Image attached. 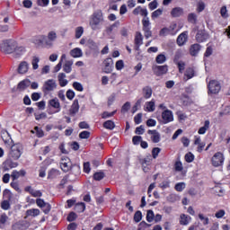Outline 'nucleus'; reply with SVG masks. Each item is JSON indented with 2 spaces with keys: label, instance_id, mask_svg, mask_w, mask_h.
Here are the masks:
<instances>
[{
  "label": "nucleus",
  "instance_id": "nucleus-1",
  "mask_svg": "<svg viewBox=\"0 0 230 230\" xmlns=\"http://www.w3.org/2000/svg\"><path fill=\"white\" fill-rule=\"evenodd\" d=\"M103 13L102 10L94 11L89 18L90 27L93 31L96 30H102V24H103Z\"/></svg>",
  "mask_w": 230,
  "mask_h": 230
},
{
  "label": "nucleus",
  "instance_id": "nucleus-2",
  "mask_svg": "<svg viewBox=\"0 0 230 230\" xmlns=\"http://www.w3.org/2000/svg\"><path fill=\"white\" fill-rule=\"evenodd\" d=\"M48 110L47 112L49 114V116H53V114H58L60 111H62V106L60 105V101L58 98L55 97L53 99H50L48 102Z\"/></svg>",
  "mask_w": 230,
  "mask_h": 230
},
{
  "label": "nucleus",
  "instance_id": "nucleus-3",
  "mask_svg": "<svg viewBox=\"0 0 230 230\" xmlns=\"http://www.w3.org/2000/svg\"><path fill=\"white\" fill-rule=\"evenodd\" d=\"M57 87H58V84H57L55 79H48L44 82L41 91L45 96H48V94H51Z\"/></svg>",
  "mask_w": 230,
  "mask_h": 230
},
{
  "label": "nucleus",
  "instance_id": "nucleus-4",
  "mask_svg": "<svg viewBox=\"0 0 230 230\" xmlns=\"http://www.w3.org/2000/svg\"><path fill=\"white\" fill-rule=\"evenodd\" d=\"M0 51L6 55L13 53L15 51V42L10 40H3L0 44Z\"/></svg>",
  "mask_w": 230,
  "mask_h": 230
},
{
  "label": "nucleus",
  "instance_id": "nucleus-5",
  "mask_svg": "<svg viewBox=\"0 0 230 230\" xmlns=\"http://www.w3.org/2000/svg\"><path fill=\"white\" fill-rule=\"evenodd\" d=\"M176 33H179L177 30V23H171L169 27H164L159 31L160 37H168V35L175 36Z\"/></svg>",
  "mask_w": 230,
  "mask_h": 230
},
{
  "label": "nucleus",
  "instance_id": "nucleus-6",
  "mask_svg": "<svg viewBox=\"0 0 230 230\" xmlns=\"http://www.w3.org/2000/svg\"><path fill=\"white\" fill-rule=\"evenodd\" d=\"M3 197L4 199H4L1 202V205H0L1 209H4V211H8V209H10L11 208L10 201L12 200V197H13V194H12V191H10V190L5 189L3 191Z\"/></svg>",
  "mask_w": 230,
  "mask_h": 230
},
{
  "label": "nucleus",
  "instance_id": "nucleus-7",
  "mask_svg": "<svg viewBox=\"0 0 230 230\" xmlns=\"http://www.w3.org/2000/svg\"><path fill=\"white\" fill-rule=\"evenodd\" d=\"M21 155H22V145L19 143L13 145L9 152V157L17 161V159L21 158Z\"/></svg>",
  "mask_w": 230,
  "mask_h": 230
},
{
  "label": "nucleus",
  "instance_id": "nucleus-8",
  "mask_svg": "<svg viewBox=\"0 0 230 230\" xmlns=\"http://www.w3.org/2000/svg\"><path fill=\"white\" fill-rule=\"evenodd\" d=\"M224 161H226V158L224 157V154H222V152H217L211 158L212 165H214L215 168L222 166L224 164Z\"/></svg>",
  "mask_w": 230,
  "mask_h": 230
},
{
  "label": "nucleus",
  "instance_id": "nucleus-9",
  "mask_svg": "<svg viewBox=\"0 0 230 230\" xmlns=\"http://www.w3.org/2000/svg\"><path fill=\"white\" fill-rule=\"evenodd\" d=\"M143 31L146 39L152 37V27L150 26V20L148 17L142 20Z\"/></svg>",
  "mask_w": 230,
  "mask_h": 230
},
{
  "label": "nucleus",
  "instance_id": "nucleus-10",
  "mask_svg": "<svg viewBox=\"0 0 230 230\" xmlns=\"http://www.w3.org/2000/svg\"><path fill=\"white\" fill-rule=\"evenodd\" d=\"M208 87V93H210V94H218V93H220V89H222L220 83L217 80L210 81Z\"/></svg>",
  "mask_w": 230,
  "mask_h": 230
},
{
  "label": "nucleus",
  "instance_id": "nucleus-11",
  "mask_svg": "<svg viewBox=\"0 0 230 230\" xmlns=\"http://www.w3.org/2000/svg\"><path fill=\"white\" fill-rule=\"evenodd\" d=\"M172 121H173V112L170 110H164L162 112L161 123H163V125H168V123H172Z\"/></svg>",
  "mask_w": 230,
  "mask_h": 230
},
{
  "label": "nucleus",
  "instance_id": "nucleus-12",
  "mask_svg": "<svg viewBox=\"0 0 230 230\" xmlns=\"http://www.w3.org/2000/svg\"><path fill=\"white\" fill-rule=\"evenodd\" d=\"M57 32L55 31H51L48 33L47 39L45 40V46L47 48H53V44H55V41L58 39Z\"/></svg>",
  "mask_w": 230,
  "mask_h": 230
},
{
  "label": "nucleus",
  "instance_id": "nucleus-13",
  "mask_svg": "<svg viewBox=\"0 0 230 230\" xmlns=\"http://www.w3.org/2000/svg\"><path fill=\"white\" fill-rule=\"evenodd\" d=\"M71 166H72L71 159H69V157L67 156H63L60 161V168L62 172H64L65 173H67V172L71 170Z\"/></svg>",
  "mask_w": 230,
  "mask_h": 230
},
{
  "label": "nucleus",
  "instance_id": "nucleus-14",
  "mask_svg": "<svg viewBox=\"0 0 230 230\" xmlns=\"http://www.w3.org/2000/svg\"><path fill=\"white\" fill-rule=\"evenodd\" d=\"M170 15L172 17V19H179V17H183L184 8L181 6L173 7L170 12Z\"/></svg>",
  "mask_w": 230,
  "mask_h": 230
},
{
  "label": "nucleus",
  "instance_id": "nucleus-15",
  "mask_svg": "<svg viewBox=\"0 0 230 230\" xmlns=\"http://www.w3.org/2000/svg\"><path fill=\"white\" fill-rule=\"evenodd\" d=\"M19 166V163L12 161V159H7L3 163V170L4 172H10L13 168H17Z\"/></svg>",
  "mask_w": 230,
  "mask_h": 230
},
{
  "label": "nucleus",
  "instance_id": "nucleus-16",
  "mask_svg": "<svg viewBox=\"0 0 230 230\" xmlns=\"http://www.w3.org/2000/svg\"><path fill=\"white\" fill-rule=\"evenodd\" d=\"M153 71L156 76H163V75H166L168 73V66H153Z\"/></svg>",
  "mask_w": 230,
  "mask_h": 230
},
{
  "label": "nucleus",
  "instance_id": "nucleus-17",
  "mask_svg": "<svg viewBox=\"0 0 230 230\" xmlns=\"http://www.w3.org/2000/svg\"><path fill=\"white\" fill-rule=\"evenodd\" d=\"M104 64V73L109 74L112 72V66H114V61L112 58H107L103 61Z\"/></svg>",
  "mask_w": 230,
  "mask_h": 230
},
{
  "label": "nucleus",
  "instance_id": "nucleus-18",
  "mask_svg": "<svg viewBox=\"0 0 230 230\" xmlns=\"http://www.w3.org/2000/svg\"><path fill=\"white\" fill-rule=\"evenodd\" d=\"M147 134L151 136V141H153L154 143H159V141H161V133H159L157 130L149 129L147 131Z\"/></svg>",
  "mask_w": 230,
  "mask_h": 230
},
{
  "label": "nucleus",
  "instance_id": "nucleus-19",
  "mask_svg": "<svg viewBox=\"0 0 230 230\" xmlns=\"http://www.w3.org/2000/svg\"><path fill=\"white\" fill-rule=\"evenodd\" d=\"M176 42H177L178 46H184V44H186V42H188V31L181 32L178 36Z\"/></svg>",
  "mask_w": 230,
  "mask_h": 230
},
{
  "label": "nucleus",
  "instance_id": "nucleus-20",
  "mask_svg": "<svg viewBox=\"0 0 230 230\" xmlns=\"http://www.w3.org/2000/svg\"><path fill=\"white\" fill-rule=\"evenodd\" d=\"M30 69V64L26 61H22L18 66L19 75H26Z\"/></svg>",
  "mask_w": 230,
  "mask_h": 230
},
{
  "label": "nucleus",
  "instance_id": "nucleus-21",
  "mask_svg": "<svg viewBox=\"0 0 230 230\" xmlns=\"http://www.w3.org/2000/svg\"><path fill=\"white\" fill-rule=\"evenodd\" d=\"M144 111L146 112H154L155 111V100L152 99L149 102H146L144 106Z\"/></svg>",
  "mask_w": 230,
  "mask_h": 230
},
{
  "label": "nucleus",
  "instance_id": "nucleus-22",
  "mask_svg": "<svg viewBox=\"0 0 230 230\" xmlns=\"http://www.w3.org/2000/svg\"><path fill=\"white\" fill-rule=\"evenodd\" d=\"M143 46V34L141 32L137 31L135 35V48L137 51H138L139 48Z\"/></svg>",
  "mask_w": 230,
  "mask_h": 230
},
{
  "label": "nucleus",
  "instance_id": "nucleus-23",
  "mask_svg": "<svg viewBox=\"0 0 230 230\" xmlns=\"http://www.w3.org/2000/svg\"><path fill=\"white\" fill-rule=\"evenodd\" d=\"M26 175V171L24 169H22L20 171L13 170L11 173V179L12 181H17L20 177H24Z\"/></svg>",
  "mask_w": 230,
  "mask_h": 230
},
{
  "label": "nucleus",
  "instance_id": "nucleus-24",
  "mask_svg": "<svg viewBox=\"0 0 230 230\" xmlns=\"http://www.w3.org/2000/svg\"><path fill=\"white\" fill-rule=\"evenodd\" d=\"M80 111V104L78 103V99H75L72 105L71 108L69 110L70 115L71 116H75V114H77V112Z\"/></svg>",
  "mask_w": 230,
  "mask_h": 230
},
{
  "label": "nucleus",
  "instance_id": "nucleus-25",
  "mask_svg": "<svg viewBox=\"0 0 230 230\" xmlns=\"http://www.w3.org/2000/svg\"><path fill=\"white\" fill-rule=\"evenodd\" d=\"M66 75L65 73H59L58 75V82L60 85V87H66V85H67V84H69V81H67Z\"/></svg>",
  "mask_w": 230,
  "mask_h": 230
},
{
  "label": "nucleus",
  "instance_id": "nucleus-26",
  "mask_svg": "<svg viewBox=\"0 0 230 230\" xmlns=\"http://www.w3.org/2000/svg\"><path fill=\"white\" fill-rule=\"evenodd\" d=\"M193 76H195V69H193V67H189L184 73L183 80H185V82H188V80H191Z\"/></svg>",
  "mask_w": 230,
  "mask_h": 230
},
{
  "label": "nucleus",
  "instance_id": "nucleus-27",
  "mask_svg": "<svg viewBox=\"0 0 230 230\" xmlns=\"http://www.w3.org/2000/svg\"><path fill=\"white\" fill-rule=\"evenodd\" d=\"M200 49H201L200 44L195 43L190 46V54L191 55V57H197V55H199V52L200 51Z\"/></svg>",
  "mask_w": 230,
  "mask_h": 230
},
{
  "label": "nucleus",
  "instance_id": "nucleus-28",
  "mask_svg": "<svg viewBox=\"0 0 230 230\" xmlns=\"http://www.w3.org/2000/svg\"><path fill=\"white\" fill-rule=\"evenodd\" d=\"M70 56L73 57V58H80L84 57V52L82 51V49L75 48L70 50Z\"/></svg>",
  "mask_w": 230,
  "mask_h": 230
},
{
  "label": "nucleus",
  "instance_id": "nucleus-29",
  "mask_svg": "<svg viewBox=\"0 0 230 230\" xmlns=\"http://www.w3.org/2000/svg\"><path fill=\"white\" fill-rule=\"evenodd\" d=\"M152 87L150 86H145L142 89V94L146 100H150V98H152Z\"/></svg>",
  "mask_w": 230,
  "mask_h": 230
},
{
  "label": "nucleus",
  "instance_id": "nucleus-30",
  "mask_svg": "<svg viewBox=\"0 0 230 230\" xmlns=\"http://www.w3.org/2000/svg\"><path fill=\"white\" fill-rule=\"evenodd\" d=\"M30 85H31V82L30 81V79H25L18 84V89L19 91H25V89H28V87H30Z\"/></svg>",
  "mask_w": 230,
  "mask_h": 230
},
{
  "label": "nucleus",
  "instance_id": "nucleus-31",
  "mask_svg": "<svg viewBox=\"0 0 230 230\" xmlns=\"http://www.w3.org/2000/svg\"><path fill=\"white\" fill-rule=\"evenodd\" d=\"M44 40H46V36H44V35H37L31 39V41L36 46H40V44H42V42H44Z\"/></svg>",
  "mask_w": 230,
  "mask_h": 230
},
{
  "label": "nucleus",
  "instance_id": "nucleus-32",
  "mask_svg": "<svg viewBox=\"0 0 230 230\" xmlns=\"http://www.w3.org/2000/svg\"><path fill=\"white\" fill-rule=\"evenodd\" d=\"M210 125H211V122L209 120H205L204 126L199 128L198 134H199L201 136L206 134V132H208V130H209Z\"/></svg>",
  "mask_w": 230,
  "mask_h": 230
},
{
  "label": "nucleus",
  "instance_id": "nucleus-33",
  "mask_svg": "<svg viewBox=\"0 0 230 230\" xmlns=\"http://www.w3.org/2000/svg\"><path fill=\"white\" fill-rule=\"evenodd\" d=\"M196 40L197 42H205V40H208V35L206 32L199 31L196 34Z\"/></svg>",
  "mask_w": 230,
  "mask_h": 230
},
{
  "label": "nucleus",
  "instance_id": "nucleus-34",
  "mask_svg": "<svg viewBox=\"0 0 230 230\" xmlns=\"http://www.w3.org/2000/svg\"><path fill=\"white\" fill-rule=\"evenodd\" d=\"M63 71L69 74L73 71V60H66L63 66Z\"/></svg>",
  "mask_w": 230,
  "mask_h": 230
},
{
  "label": "nucleus",
  "instance_id": "nucleus-35",
  "mask_svg": "<svg viewBox=\"0 0 230 230\" xmlns=\"http://www.w3.org/2000/svg\"><path fill=\"white\" fill-rule=\"evenodd\" d=\"M6 222H8V216L5 213L0 214V229L6 227Z\"/></svg>",
  "mask_w": 230,
  "mask_h": 230
},
{
  "label": "nucleus",
  "instance_id": "nucleus-36",
  "mask_svg": "<svg viewBox=\"0 0 230 230\" xmlns=\"http://www.w3.org/2000/svg\"><path fill=\"white\" fill-rule=\"evenodd\" d=\"M180 218L181 226H188V224H190V221L191 220V217L187 216L185 214H181Z\"/></svg>",
  "mask_w": 230,
  "mask_h": 230
},
{
  "label": "nucleus",
  "instance_id": "nucleus-37",
  "mask_svg": "<svg viewBox=\"0 0 230 230\" xmlns=\"http://www.w3.org/2000/svg\"><path fill=\"white\" fill-rule=\"evenodd\" d=\"M103 128H107V130H114V128H116V124L112 120H106L103 123Z\"/></svg>",
  "mask_w": 230,
  "mask_h": 230
},
{
  "label": "nucleus",
  "instance_id": "nucleus-38",
  "mask_svg": "<svg viewBox=\"0 0 230 230\" xmlns=\"http://www.w3.org/2000/svg\"><path fill=\"white\" fill-rule=\"evenodd\" d=\"M75 211H76L77 213H84L85 211V203H76L75 206Z\"/></svg>",
  "mask_w": 230,
  "mask_h": 230
},
{
  "label": "nucleus",
  "instance_id": "nucleus-39",
  "mask_svg": "<svg viewBox=\"0 0 230 230\" xmlns=\"http://www.w3.org/2000/svg\"><path fill=\"white\" fill-rule=\"evenodd\" d=\"M27 217H39L40 210L39 208H31L26 211Z\"/></svg>",
  "mask_w": 230,
  "mask_h": 230
},
{
  "label": "nucleus",
  "instance_id": "nucleus-40",
  "mask_svg": "<svg viewBox=\"0 0 230 230\" xmlns=\"http://www.w3.org/2000/svg\"><path fill=\"white\" fill-rule=\"evenodd\" d=\"M40 62V58L37 56L32 57L31 66L32 69L37 70L39 69V63Z\"/></svg>",
  "mask_w": 230,
  "mask_h": 230
},
{
  "label": "nucleus",
  "instance_id": "nucleus-41",
  "mask_svg": "<svg viewBox=\"0 0 230 230\" xmlns=\"http://www.w3.org/2000/svg\"><path fill=\"white\" fill-rule=\"evenodd\" d=\"M86 46L93 51H96V49H98V44H96V42H94V40H88L86 41Z\"/></svg>",
  "mask_w": 230,
  "mask_h": 230
},
{
  "label": "nucleus",
  "instance_id": "nucleus-42",
  "mask_svg": "<svg viewBox=\"0 0 230 230\" xmlns=\"http://www.w3.org/2000/svg\"><path fill=\"white\" fill-rule=\"evenodd\" d=\"M188 22H190V24H197V14L195 13H189Z\"/></svg>",
  "mask_w": 230,
  "mask_h": 230
},
{
  "label": "nucleus",
  "instance_id": "nucleus-43",
  "mask_svg": "<svg viewBox=\"0 0 230 230\" xmlns=\"http://www.w3.org/2000/svg\"><path fill=\"white\" fill-rule=\"evenodd\" d=\"M156 64H164L166 62V56L164 54H159L155 58Z\"/></svg>",
  "mask_w": 230,
  "mask_h": 230
},
{
  "label": "nucleus",
  "instance_id": "nucleus-44",
  "mask_svg": "<svg viewBox=\"0 0 230 230\" xmlns=\"http://www.w3.org/2000/svg\"><path fill=\"white\" fill-rule=\"evenodd\" d=\"M199 220L202 222L203 226H208L209 224V217H205L204 214L202 213H199L198 215Z\"/></svg>",
  "mask_w": 230,
  "mask_h": 230
},
{
  "label": "nucleus",
  "instance_id": "nucleus-45",
  "mask_svg": "<svg viewBox=\"0 0 230 230\" xmlns=\"http://www.w3.org/2000/svg\"><path fill=\"white\" fill-rule=\"evenodd\" d=\"M58 175H59V171L56 169H51L48 173V179H55V177H57Z\"/></svg>",
  "mask_w": 230,
  "mask_h": 230
},
{
  "label": "nucleus",
  "instance_id": "nucleus-46",
  "mask_svg": "<svg viewBox=\"0 0 230 230\" xmlns=\"http://www.w3.org/2000/svg\"><path fill=\"white\" fill-rule=\"evenodd\" d=\"M176 116H178V119L180 121H186V119H188V115H186V113L181 111H178L176 112Z\"/></svg>",
  "mask_w": 230,
  "mask_h": 230
},
{
  "label": "nucleus",
  "instance_id": "nucleus-47",
  "mask_svg": "<svg viewBox=\"0 0 230 230\" xmlns=\"http://www.w3.org/2000/svg\"><path fill=\"white\" fill-rule=\"evenodd\" d=\"M185 189H186V183H184V182H178L174 186V190L176 191H180L181 192V191L184 190Z\"/></svg>",
  "mask_w": 230,
  "mask_h": 230
},
{
  "label": "nucleus",
  "instance_id": "nucleus-48",
  "mask_svg": "<svg viewBox=\"0 0 230 230\" xmlns=\"http://www.w3.org/2000/svg\"><path fill=\"white\" fill-rule=\"evenodd\" d=\"M114 114H116V111L109 112V111H104L102 113L101 118L102 119H107L108 118H112V116H114Z\"/></svg>",
  "mask_w": 230,
  "mask_h": 230
},
{
  "label": "nucleus",
  "instance_id": "nucleus-49",
  "mask_svg": "<svg viewBox=\"0 0 230 230\" xmlns=\"http://www.w3.org/2000/svg\"><path fill=\"white\" fill-rule=\"evenodd\" d=\"M185 161L186 163H193L195 161V155L191 152L187 153L185 155Z\"/></svg>",
  "mask_w": 230,
  "mask_h": 230
},
{
  "label": "nucleus",
  "instance_id": "nucleus-50",
  "mask_svg": "<svg viewBox=\"0 0 230 230\" xmlns=\"http://www.w3.org/2000/svg\"><path fill=\"white\" fill-rule=\"evenodd\" d=\"M84 35V27L79 26L75 28V39H80Z\"/></svg>",
  "mask_w": 230,
  "mask_h": 230
},
{
  "label": "nucleus",
  "instance_id": "nucleus-51",
  "mask_svg": "<svg viewBox=\"0 0 230 230\" xmlns=\"http://www.w3.org/2000/svg\"><path fill=\"white\" fill-rule=\"evenodd\" d=\"M163 15V9L159 8L152 13L151 17L152 19H157V17H161Z\"/></svg>",
  "mask_w": 230,
  "mask_h": 230
},
{
  "label": "nucleus",
  "instance_id": "nucleus-52",
  "mask_svg": "<svg viewBox=\"0 0 230 230\" xmlns=\"http://www.w3.org/2000/svg\"><path fill=\"white\" fill-rule=\"evenodd\" d=\"M105 177L103 172H98L93 174L94 181H102Z\"/></svg>",
  "mask_w": 230,
  "mask_h": 230
},
{
  "label": "nucleus",
  "instance_id": "nucleus-53",
  "mask_svg": "<svg viewBox=\"0 0 230 230\" xmlns=\"http://www.w3.org/2000/svg\"><path fill=\"white\" fill-rule=\"evenodd\" d=\"M78 216L75 212H70L66 217L67 222H75Z\"/></svg>",
  "mask_w": 230,
  "mask_h": 230
},
{
  "label": "nucleus",
  "instance_id": "nucleus-54",
  "mask_svg": "<svg viewBox=\"0 0 230 230\" xmlns=\"http://www.w3.org/2000/svg\"><path fill=\"white\" fill-rule=\"evenodd\" d=\"M73 87L75 89V91H78L79 93H82L84 91V85H82L79 82H74Z\"/></svg>",
  "mask_w": 230,
  "mask_h": 230
},
{
  "label": "nucleus",
  "instance_id": "nucleus-55",
  "mask_svg": "<svg viewBox=\"0 0 230 230\" xmlns=\"http://www.w3.org/2000/svg\"><path fill=\"white\" fill-rule=\"evenodd\" d=\"M174 169H175V172H182V170H184V167L182 166V162L181 161L175 162Z\"/></svg>",
  "mask_w": 230,
  "mask_h": 230
},
{
  "label": "nucleus",
  "instance_id": "nucleus-56",
  "mask_svg": "<svg viewBox=\"0 0 230 230\" xmlns=\"http://www.w3.org/2000/svg\"><path fill=\"white\" fill-rule=\"evenodd\" d=\"M140 220H143V214L137 210L134 215V221L139 223Z\"/></svg>",
  "mask_w": 230,
  "mask_h": 230
},
{
  "label": "nucleus",
  "instance_id": "nucleus-57",
  "mask_svg": "<svg viewBox=\"0 0 230 230\" xmlns=\"http://www.w3.org/2000/svg\"><path fill=\"white\" fill-rule=\"evenodd\" d=\"M174 64L178 66V69L180 73H182V71H184L186 67V63H184V61H176V63Z\"/></svg>",
  "mask_w": 230,
  "mask_h": 230
},
{
  "label": "nucleus",
  "instance_id": "nucleus-58",
  "mask_svg": "<svg viewBox=\"0 0 230 230\" xmlns=\"http://www.w3.org/2000/svg\"><path fill=\"white\" fill-rule=\"evenodd\" d=\"M159 154H161V148L159 147H154L152 149V156H153V159H157Z\"/></svg>",
  "mask_w": 230,
  "mask_h": 230
},
{
  "label": "nucleus",
  "instance_id": "nucleus-59",
  "mask_svg": "<svg viewBox=\"0 0 230 230\" xmlns=\"http://www.w3.org/2000/svg\"><path fill=\"white\" fill-rule=\"evenodd\" d=\"M118 26H119V22H115L112 25L107 28V33H112V31H114V28H118Z\"/></svg>",
  "mask_w": 230,
  "mask_h": 230
},
{
  "label": "nucleus",
  "instance_id": "nucleus-60",
  "mask_svg": "<svg viewBox=\"0 0 230 230\" xmlns=\"http://www.w3.org/2000/svg\"><path fill=\"white\" fill-rule=\"evenodd\" d=\"M159 188H161V190H167V188H170V181L166 180L162 181L159 184Z\"/></svg>",
  "mask_w": 230,
  "mask_h": 230
},
{
  "label": "nucleus",
  "instance_id": "nucleus-61",
  "mask_svg": "<svg viewBox=\"0 0 230 230\" xmlns=\"http://www.w3.org/2000/svg\"><path fill=\"white\" fill-rule=\"evenodd\" d=\"M43 213H45V215H48V213H49L51 211V205L49 203H46L42 208H41Z\"/></svg>",
  "mask_w": 230,
  "mask_h": 230
},
{
  "label": "nucleus",
  "instance_id": "nucleus-62",
  "mask_svg": "<svg viewBox=\"0 0 230 230\" xmlns=\"http://www.w3.org/2000/svg\"><path fill=\"white\" fill-rule=\"evenodd\" d=\"M129 110H130V102H127L123 104L121 108V112L122 114H125V112H128Z\"/></svg>",
  "mask_w": 230,
  "mask_h": 230
},
{
  "label": "nucleus",
  "instance_id": "nucleus-63",
  "mask_svg": "<svg viewBox=\"0 0 230 230\" xmlns=\"http://www.w3.org/2000/svg\"><path fill=\"white\" fill-rule=\"evenodd\" d=\"M58 98H59L61 102H66V91L59 90L58 92Z\"/></svg>",
  "mask_w": 230,
  "mask_h": 230
},
{
  "label": "nucleus",
  "instance_id": "nucleus-64",
  "mask_svg": "<svg viewBox=\"0 0 230 230\" xmlns=\"http://www.w3.org/2000/svg\"><path fill=\"white\" fill-rule=\"evenodd\" d=\"M154 211L153 210H148L146 214V220L147 222H154Z\"/></svg>",
  "mask_w": 230,
  "mask_h": 230
}]
</instances>
